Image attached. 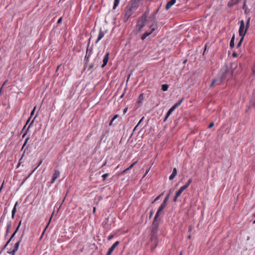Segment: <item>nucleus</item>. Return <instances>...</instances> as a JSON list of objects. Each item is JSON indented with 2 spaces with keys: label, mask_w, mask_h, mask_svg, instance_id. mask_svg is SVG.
I'll list each match as a JSON object with an SVG mask.
<instances>
[{
  "label": "nucleus",
  "mask_w": 255,
  "mask_h": 255,
  "mask_svg": "<svg viewBox=\"0 0 255 255\" xmlns=\"http://www.w3.org/2000/svg\"><path fill=\"white\" fill-rule=\"evenodd\" d=\"M36 118V116L34 117V118L33 119V120L31 121V122L30 123V124H29V125L28 126V128L26 130V131L22 135V137H24L25 136V135H26V132L28 130V129H29L30 127L32 126V125L33 124V122H34V119H35Z\"/></svg>",
  "instance_id": "cd10ccee"
},
{
  "label": "nucleus",
  "mask_w": 255,
  "mask_h": 255,
  "mask_svg": "<svg viewBox=\"0 0 255 255\" xmlns=\"http://www.w3.org/2000/svg\"><path fill=\"white\" fill-rule=\"evenodd\" d=\"M14 216H15V214L14 213H11V218H12V219H14Z\"/></svg>",
  "instance_id": "774afa93"
},
{
  "label": "nucleus",
  "mask_w": 255,
  "mask_h": 255,
  "mask_svg": "<svg viewBox=\"0 0 255 255\" xmlns=\"http://www.w3.org/2000/svg\"><path fill=\"white\" fill-rule=\"evenodd\" d=\"M116 248L114 247L113 245L111 246V247L109 249L108 251V253H109V254L111 255L112 253H113V251L115 250Z\"/></svg>",
  "instance_id": "473e14b6"
},
{
  "label": "nucleus",
  "mask_w": 255,
  "mask_h": 255,
  "mask_svg": "<svg viewBox=\"0 0 255 255\" xmlns=\"http://www.w3.org/2000/svg\"><path fill=\"white\" fill-rule=\"evenodd\" d=\"M143 98V94H141L138 97V102H140Z\"/></svg>",
  "instance_id": "4c0bfd02"
},
{
  "label": "nucleus",
  "mask_w": 255,
  "mask_h": 255,
  "mask_svg": "<svg viewBox=\"0 0 255 255\" xmlns=\"http://www.w3.org/2000/svg\"><path fill=\"white\" fill-rule=\"evenodd\" d=\"M90 57V55L87 54V52H86V54L85 57V61H86V62H87L89 60V58Z\"/></svg>",
  "instance_id": "e433bc0d"
},
{
  "label": "nucleus",
  "mask_w": 255,
  "mask_h": 255,
  "mask_svg": "<svg viewBox=\"0 0 255 255\" xmlns=\"http://www.w3.org/2000/svg\"><path fill=\"white\" fill-rule=\"evenodd\" d=\"M161 197V195H159V196H158L152 202V203H154V202H155L156 201H157V200H158L160 197Z\"/></svg>",
  "instance_id": "a19ab883"
},
{
  "label": "nucleus",
  "mask_w": 255,
  "mask_h": 255,
  "mask_svg": "<svg viewBox=\"0 0 255 255\" xmlns=\"http://www.w3.org/2000/svg\"><path fill=\"white\" fill-rule=\"evenodd\" d=\"M185 189H186L183 186H182L179 189L175 194H177V196H180L182 192Z\"/></svg>",
  "instance_id": "5701e85b"
},
{
  "label": "nucleus",
  "mask_w": 255,
  "mask_h": 255,
  "mask_svg": "<svg viewBox=\"0 0 255 255\" xmlns=\"http://www.w3.org/2000/svg\"><path fill=\"white\" fill-rule=\"evenodd\" d=\"M90 38L89 39V41H88L87 48V51H86V52H87V53L89 52L88 54H89V55H90L91 53L92 52V48H91L90 49L89 48L90 42Z\"/></svg>",
  "instance_id": "7c9ffc66"
},
{
  "label": "nucleus",
  "mask_w": 255,
  "mask_h": 255,
  "mask_svg": "<svg viewBox=\"0 0 255 255\" xmlns=\"http://www.w3.org/2000/svg\"><path fill=\"white\" fill-rule=\"evenodd\" d=\"M158 230V227L152 226L150 233L157 234Z\"/></svg>",
  "instance_id": "b1692460"
},
{
  "label": "nucleus",
  "mask_w": 255,
  "mask_h": 255,
  "mask_svg": "<svg viewBox=\"0 0 255 255\" xmlns=\"http://www.w3.org/2000/svg\"><path fill=\"white\" fill-rule=\"evenodd\" d=\"M214 123H213V122L211 123L209 125V126H208V128H212V127L214 126Z\"/></svg>",
  "instance_id": "864d4df0"
},
{
  "label": "nucleus",
  "mask_w": 255,
  "mask_h": 255,
  "mask_svg": "<svg viewBox=\"0 0 255 255\" xmlns=\"http://www.w3.org/2000/svg\"><path fill=\"white\" fill-rule=\"evenodd\" d=\"M250 17H249L247 20V21L246 22V29L247 30L250 27Z\"/></svg>",
  "instance_id": "72a5a7b5"
},
{
  "label": "nucleus",
  "mask_w": 255,
  "mask_h": 255,
  "mask_svg": "<svg viewBox=\"0 0 255 255\" xmlns=\"http://www.w3.org/2000/svg\"><path fill=\"white\" fill-rule=\"evenodd\" d=\"M120 244V242L119 241H116L113 245V246L114 247H116L118 245H119Z\"/></svg>",
  "instance_id": "3c124183"
},
{
  "label": "nucleus",
  "mask_w": 255,
  "mask_h": 255,
  "mask_svg": "<svg viewBox=\"0 0 255 255\" xmlns=\"http://www.w3.org/2000/svg\"><path fill=\"white\" fill-rule=\"evenodd\" d=\"M17 232H16L15 231H14L13 233L11 236L10 239L8 240V241L7 242V243L5 245V246L4 247V248L6 247V246L8 245V244L10 243V242L11 241V240L14 238V237L15 236V234H16Z\"/></svg>",
  "instance_id": "412c9836"
},
{
  "label": "nucleus",
  "mask_w": 255,
  "mask_h": 255,
  "mask_svg": "<svg viewBox=\"0 0 255 255\" xmlns=\"http://www.w3.org/2000/svg\"><path fill=\"white\" fill-rule=\"evenodd\" d=\"M243 9L245 11V13L246 14H249L250 12V9L247 7V6L246 3V1L244 2V3L243 6Z\"/></svg>",
  "instance_id": "aec40b11"
},
{
  "label": "nucleus",
  "mask_w": 255,
  "mask_h": 255,
  "mask_svg": "<svg viewBox=\"0 0 255 255\" xmlns=\"http://www.w3.org/2000/svg\"><path fill=\"white\" fill-rule=\"evenodd\" d=\"M137 161H135L134 162H133V163H132L128 168H127V169H131L136 163H137Z\"/></svg>",
  "instance_id": "c9c22d12"
},
{
  "label": "nucleus",
  "mask_w": 255,
  "mask_h": 255,
  "mask_svg": "<svg viewBox=\"0 0 255 255\" xmlns=\"http://www.w3.org/2000/svg\"><path fill=\"white\" fill-rule=\"evenodd\" d=\"M219 77V83H221L225 80L229 79L231 77L229 68L227 65L222 68L220 73L218 74Z\"/></svg>",
  "instance_id": "f03ea898"
},
{
  "label": "nucleus",
  "mask_w": 255,
  "mask_h": 255,
  "mask_svg": "<svg viewBox=\"0 0 255 255\" xmlns=\"http://www.w3.org/2000/svg\"><path fill=\"white\" fill-rule=\"evenodd\" d=\"M149 168L148 170H146V171L145 173L144 174V175H143V176L142 177V178H144V177L146 176V175L147 174V173H148V172L149 171Z\"/></svg>",
  "instance_id": "e2e57ef3"
},
{
  "label": "nucleus",
  "mask_w": 255,
  "mask_h": 255,
  "mask_svg": "<svg viewBox=\"0 0 255 255\" xmlns=\"http://www.w3.org/2000/svg\"><path fill=\"white\" fill-rule=\"evenodd\" d=\"M20 161H19L18 164L17 165L16 168H18L20 165Z\"/></svg>",
  "instance_id": "338daca9"
},
{
  "label": "nucleus",
  "mask_w": 255,
  "mask_h": 255,
  "mask_svg": "<svg viewBox=\"0 0 255 255\" xmlns=\"http://www.w3.org/2000/svg\"><path fill=\"white\" fill-rule=\"evenodd\" d=\"M119 117L118 115H115L114 117L112 119V122H113L114 120H115L117 118Z\"/></svg>",
  "instance_id": "49530a36"
},
{
  "label": "nucleus",
  "mask_w": 255,
  "mask_h": 255,
  "mask_svg": "<svg viewBox=\"0 0 255 255\" xmlns=\"http://www.w3.org/2000/svg\"><path fill=\"white\" fill-rule=\"evenodd\" d=\"M11 227V222L8 221L7 222V225H6V233H5V237H6L7 236L8 234L9 233Z\"/></svg>",
  "instance_id": "dca6fc26"
},
{
  "label": "nucleus",
  "mask_w": 255,
  "mask_h": 255,
  "mask_svg": "<svg viewBox=\"0 0 255 255\" xmlns=\"http://www.w3.org/2000/svg\"><path fill=\"white\" fill-rule=\"evenodd\" d=\"M120 0H115L113 5V9H115L118 6Z\"/></svg>",
  "instance_id": "c85d7f7f"
},
{
  "label": "nucleus",
  "mask_w": 255,
  "mask_h": 255,
  "mask_svg": "<svg viewBox=\"0 0 255 255\" xmlns=\"http://www.w3.org/2000/svg\"><path fill=\"white\" fill-rule=\"evenodd\" d=\"M153 213H154L153 210H151V211H150V213H149V219H151V217H152V215H153Z\"/></svg>",
  "instance_id": "8fccbe9b"
},
{
  "label": "nucleus",
  "mask_w": 255,
  "mask_h": 255,
  "mask_svg": "<svg viewBox=\"0 0 255 255\" xmlns=\"http://www.w3.org/2000/svg\"><path fill=\"white\" fill-rule=\"evenodd\" d=\"M18 204V203L17 202H16L14 206V207L12 210V212H11V213H14L15 214L16 212V206Z\"/></svg>",
  "instance_id": "f704fd0d"
},
{
  "label": "nucleus",
  "mask_w": 255,
  "mask_h": 255,
  "mask_svg": "<svg viewBox=\"0 0 255 255\" xmlns=\"http://www.w3.org/2000/svg\"><path fill=\"white\" fill-rule=\"evenodd\" d=\"M119 117L118 115H115L114 117L112 119V122H113L114 120H115L117 118Z\"/></svg>",
  "instance_id": "a18cd8bd"
},
{
  "label": "nucleus",
  "mask_w": 255,
  "mask_h": 255,
  "mask_svg": "<svg viewBox=\"0 0 255 255\" xmlns=\"http://www.w3.org/2000/svg\"><path fill=\"white\" fill-rule=\"evenodd\" d=\"M163 208H161L160 206L159 207L158 210H157V212H156V214H155V216L154 217V218H157V219H159L158 217L160 215L161 213L162 212V211L163 210Z\"/></svg>",
  "instance_id": "6ab92c4d"
},
{
  "label": "nucleus",
  "mask_w": 255,
  "mask_h": 255,
  "mask_svg": "<svg viewBox=\"0 0 255 255\" xmlns=\"http://www.w3.org/2000/svg\"><path fill=\"white\" fill-rule=\"evenodd\" d=\"M183 100H184V98L182 97L178 102H177L173 106H172L173 107V108H174L175 109L178 106H179L181 104L182 102L183 101Z\"/></svg>",
  "instance_id": "4be33fe9"
},
{
  "label": "nucleus",
  "mask_w": 255,
  "mask_h": 255,
  "mask_svg": "<svg viewBox=\"0 0 255 255\" xmlns=\"http://www.w3.org/2000/svg\"><path fill=\"white\" fill-rule=\"evenodd\" d=\"M60 172L58 170L55 169L54 173L52 177L51 180L50 181L51 184H53L56 179H57L60 176Z\"/></svg>",
  "instance_id": "6e6552de"
},
{
  "label": "nucleus",
  "mask_w": 255,
  "mask_h": 255,
  "mask_svg": "<svg viewBox=\"0 0 255 255\" xmlns=\"http://www.w3.org/2000/svg\"><path fill=\"white\" fill-rule=\"evenodd\" d=\"M21 224V220H20L19 221V222L18 223V225L17 227H16V229L15 230L16 232H18Z\"/></svg>",
  "instance_id": "ea45409f"
},
{
  "label": "nucleus",
  "mask_w": 255,
  "mask_h": 255,
  "mask_svg": "<svg viewBox=\"0 0 255 255\" xmlns=\"http://www.w3.org/2000/svg\"><path fill=\"white\" fill-rule=\"evenodd\" d=\"M175 110L174 108H173V107H172L167 112L166 116L165 117L163 122H165L167 118L169 117V116L171 115V114L172 113V112Z\"/></svg>",
  "instance_id": "4468645a"
},
{
  "label": "nucleus",
  "mask_w": 255,
  "mask_h": 255,
  "mask_svg": "<svg viewBox=\"0 0 255 255\" xmlns=\"http://www.w3.org/2000/svg\"><path fill=\"white\" fill-rule=\"evenodd\" d=\"M160 219L154 218V220L152 223V226L158 227Z\"/></svg>",
  "instance_id": "f3484780"
},
{
  "label": "nucleus",
  "mask_w": 255,
  "mask_h": 255,
  "mask_svg": "<svg viewBox=\"0 0 255 255\" xmlns=\"http://www.w3.org/2000/svg\"><path fill=\"white\" fill-rule=\"evenodd\" d=\"M29 139V137H27L26 138V139H25V141H24V144H23V146H22V149H23V147L26 145V143H27V141H28V140Z\"/></svg>",
  "instance_id": "09e8293b"
},
{
  "label": "nucleus",
  "mask_w": 255,
  "mask_h": 255,
  "mask_svg": "<svg viewBox=\"0 0 255 255\" xmlns=\"http://www.w3.org/2000/svg\"><path fill=\"white\" fill-rule=\"evenodd\" d=\"M150 30L149 31H145L141 36V40H143L147 36L150 35L157 28L156 23H154L149 25Z\"/></svg>",
  "instance_id": "20e7f679"
},
{
  "label": "nucleus",
  "mask_w": 255,
  "mask_h": 255,
  "mask_svg": "<svg viewBox=\"0 0 255 255\" xmlns=\"http://www.w3.org/2000/svg\"><path fill=\"white\" fill-rule=\"evenodd\" d=\"M179 197V196H177V194H175V195L173 199V201L174 202H176L177 201V198Z\"/></svg>",
  "instance_id": "de8ad7c7"
},
{
  "label": "nucleus",
  "mask_w": 255,
  "mask_h": 255,
  "mask_svg": "<svg viewBox=\"0 0 255 255\" xmlns=\"http://www.w3.org/2000/svg\"><path fill=\"white\" fill-rule=\"evenodd\" d=\"M176 2V0H170L166 4L165 8L166 9H168L171 7L172 5H173Z\"/></svg>",
  "instance_id": "f8f14e48"
},
{
  "label": "nucleus",
  "mask_w": 255,
  "mask_h": 255,
  "mask_svg": "<svg viewBox=\"0 0 255 255\" xmlns=\"http://www.w3.org/2000/svg\"><path fill=\"white\" fill-rule=\"evenodd\" d=\"M119 117L118 115H115L114 117L112 119V122H113L114 120H115L117 118Z\"/></svg>",
  "instance_id": "c03bdc74"
},
{
  "label": "nucleus",
  "mask_w": 255,
  "mask_h": 255,
  "mask_svg": "<svg viewBox=\"0 0 255 255\" xmlns=\"http://www.w3.org/2000/svg\"><path fill=\"white\" fill-rule=\"evenodd\" d=\"M24 232L22 233V234L21 235V237L19 239V240L15 244L14 248L11 251H8L7 252V253L9 254H10L11 255H15V253L17 252L19 246L20 245V243L21 241H22V239L24 236Z\"/></svg>",
  "instance_id": "39448f33"
},
{
  "label": "nucleus",
  "mask_w": 255,
  "mask_h": 255,
  "mask_svg": "<svg viewBox=\"0 0 255 255\" xmlns=\"http://www.w3.org/2000/svg\"><path fill=\"white\" fill-rule=\"evenodd\" d=\"M109 175V173H105V174H103L102 175L103 180H105L106 179V178L108 177Z\"/></svg>",
  "instance_id": "79ce46f5"
},
{
  "label": "nucleus",
  "mask_w": 255,
  "mask_h": 255,
  "mask_svg": "<svg viewBox=\"0 0 255 255\" xmlns=\"http://www.w3.org/2000/svg\"><path fill=\"white\" fill-rule=\"evenodd\" d=\"M24 152L23 153L22 157L20 158V159L19 160V161H20V164L22 162V158H23V156H24Z\"/></svg>",
  "instance_id": "680f3d73"
},
{
  "label": "nucleus",
  "mask_w": 255,
  "mask_h": 255,
  "mask_svg": "<svg viewBox=\"0 0 255 255\" xmlns=\"http://www.w3.org/2000/svg\"><path fill=\"white\" fill-rule=\"evenodd\" d=\"M216 84H221V83H219V79H213L212 82V83L211 84L210 87H212L214 86V85Z\"/></svg>",
  "instance_id": "393cba45"
},
{
  "label": "nucleus",
  "mask_w": 255,
  "mask_h": 255,
  "mask_svg": "<svg viewBox=\"0 0 255 255\" xmlns=\"http://www.w3.org/2000/svg\"><path fill=\"white\" fill-rule=\"evenodd\" d=\"M240 26L239 30V33L240 36H245L246 35L247 30L246 29V26H245V23L243 20L240 21Z\"/></svg>",
  "instance_id": "423d86ee"
},
{
  "label": "nucleus",
  "mask_w": 255,
  "mask_h": 255,
  "mask_svg": "<svg viewBox=\"0 0 255 255\" xmlns=\"http://www.w3.org/2000/svg\"><path fill=\"white\" fill-rule=\"evenodd\" d=\"M41 161L39 162L37 167H36L32 171V172H34L35 170L38 167V166L41 164Z\"/></svg>",
  "instance_id": "6e6d98bb"
},
{
  "label": "nucleus",
  "mask_w": 255,
  "mask_h": 255,
  "mask_svg": "<svg viewBox=\"0 0 255 255\" xmlns=\"http://www.w3.org/2000/svg\"><path fill=\"white\" fill-rule=\"evenodd\" d=\"M144 119V117H142L140 120L139 121V122L137 124H138V125L140 124V123H141V121L143 120V119Z\"/></svg>",
  "instance_id": "69168bd1"
},
{
  "label": "nucleus",
  "mask_w": 255,
  "mask_h": 255,
  "mask_svg": "<svg viewBox=\"0 0 255 255\" xmlns=\"http://www.w3.org/2000/svg\"><path fill=\"white\" fill-rule=\"evenodd\" d=\"M157 234L150 233V241L153 243L152 248L153 250L155 249L157 246Z\"/></svg>",
  "instance_id": "0eeeda50"
},
{
  "label": "nucleus",
  "mask_w": 255,
  "mask_h": 255,
  "mask_svg": "<svg viewBox=\"0 0 255 255\" xmlns=\"http://www.w3.org/2000/svg\"><path fill=\"white\" fill-rule=\"evenodd\" d=\"M93 68H95V65L92 63L89 66L88 70H92Z\"/></svg>",
  "instance_id": "58836bf2"
},
{
  "label": "nucleus",
  "mask_w": 255,
  "mask_h": 255,
  "mask_svg": "<svg viewBox=\"0 0 255 255\" xmlns=\"http://www.w3.org/2000/svg\"><path fill=\"white\" fill-rule=\"evenodd\" d=\"M232 56L234 57H236L238 56V54H237V53H236L235 52H234L232 54Z\"/></svg>",
  "instance_id": "052dcab7"
},
{
  "label": "nucleus",
  "mask_w": 255,
  "mask_h": 255,
  "mask_svg": "<svg viewBox=\"0 0 255 255\" xmlns=\"http://www.w3.org/2000/svg\"><path fill=\"white\" fill-rule=\"evenodd\" d=\"M104 32L101 29L99 31L98 37L96 41H95V43H97L104 36Z\"/></svg>",
  "instance_id": "ddd939ff"
},
{
  "label": "nucleus",
  "mask_w": 255,
  "mask_h": 255,
  "mask_svg": "<svg viewBox=\"0 0 255 255\" xmlns=\"http://www.w3.org/2000/svg\"><path fill=\"white\" fill-rule=\"evenodd\" d=\"M100 61V58L97 56L94 60H93V62L92 63L95 65V68H97L99 66V62Z\"/></svg>",
  "instance_id": "a211bd4d"
},
{
  "label": "nucleus",
  "mask_w": 255,
  "mask_h": 255,
  "mask_svg": "<svg viewBox=\"0 0 255 255\" xmlns=\"http://www.w3.org/2000/svg\"><path fill=\"white\" fill-rule=\"evenodd\" d=\"M109 53H107L105 55L103 60V64L101 66L102 68H104L107 64L109 59Z\"/></svg>",
  "instance_id": "9d476101"
},
{
  "label": "nucleus",
  "mask_w": 255,
  "mask_h": 255,
  "mask_svg": "<svg viewBox=\"0 0 255 255\" xmlns=\"http://www.w3.org/2000/svg\"><path fill=\"white\" fill-rule=\"evenodd\" d=\"M241 36V38L237 45V48L239 47L241 45L242 43V42L244 40V37H245V36Z\"/></svg>",
  "instance_id": "2f4dec72"
},
{
  "label": "nucleus",
  "mask_w": 255,
  "mask_h": 255,
  "mask_svg": "<svg viewBox=\"0 0 255 255\" xmlns=\"http://www.w3.org/2000/svg\"><path fill=\"white\" fill-rule=\"evenodd\" d=\"M146 17H140L138 19L136 25L137 32H139L147 22Z\"/></svg>",
  "instance_id": "7ed1b4c3"
},
{
  "label": "nucleus",
  "mask_w": 255,
  "mask_h": 255,
  "mask_svg": "<svg viewBox=\"0 0 255 255\" xmlns=\"http://www.w3.org/2000/svg\"><path fill=\"white\" fill-rule=\"evenodd\" d=\"M114 237V235H111L110 236H109L108 238V240L109 241L111 240Z\"/></svg>",
  "instance_id": "bf43d9fd"
},
{
  "label": "nucleus",
  "mask_w": 255,
  "mask_h": 255,
  "mask_svg": "<svg viewBox=\"0 0 255 255\" xmlns=\"http://www.w3.org/2000/svg\"><path fill=\"white\" fill-rule=\"evenodd\" d=\"M171 191H172L171 189H170L169 190V193L166 196V197L164 198L163 202L162 203V204L160 206L161 208H163L164 209L165 207V206H166V205L167 204V202L168 201L169 197H170V194L171 193Z\"/></svg>",
  "instance_id": "1a4fd4ad"
},
{
  "label": "nucleus",
  "mask_w": 255,
  "mask_h": 255,
  "mask_svg": "<svg viewBox=\"0 0 255 255\" xmlns=\"http://www.w3.org/2000/svg\"><path fill=\"white\" fill-rule=\"evenodd\" d=\"M128 17H124L123 18V21L124 22H126L128 20Z\"/></svg>",
  "instance_id": "4d7b16f0"
},
{
  "label": "nucleus",
  "mask_w": 255,
  "mask_h": 255,
  "mask_svg": "<svg viewBox=\"0 0 255 255\" xmlns=\"http://www.w3.org/2000/svg\"><path fill=\"white\" fill-rule=\"evenodd\" d=\"M168 87L167 84H163L161 86V90L163 91H166L168 90Z\"/></svg>",
  "instance_id": "c756f323"
},
{
  "label": "nucleus",
  "mask_w": 255,
  "mask_h": 255,
  "mask_svg": "<svg viewBox=\"0 0 255 255\" xmlns=\"http://www.w3.org/2000/svg\"><path fill=\"white\" fill-rule=\"evenodd\" d=\"M241 0H231L228 3V6L229 7H232L235 5L237 4Z\"/></svg>",
  "instance_id": "9b49d317"
},
{
  "label": "nucleus",
  "mask_w": 255,
  "mask_h": 255,
  "mask_svg": "<svg viewBox=\"0 0 255 255\" xmlns=\"http://www.w3.org/2000/svg\"><path fill=\"white\" fill-rule=\"evenodd\" d=\"M36 109V106H35L33 109V110L31 111V114H30V118L34 115V113L35 112V110Z\"/></svg>",
  "instance_id": "37998d69"
},
{
  "label": "nucleus",
  "mask_w": 255,
  "mask_h": 255,
  "mask_svg": "<svg viewBox=\"0 0 255 255\" xmlns=\"http://www.w3.org/2000/svg\"><path fill=\"white\" fill-rule=\"evenodd\" d=\"M193 227L192 226H191V225L189 226V227H188V232H191L192 229H193Z\"/></svg>",
  "instance_id": "5fc2aeb1"
},
{
  "label": "nucleus",
  "mask_w": 255,
  "mask_h": 255,
  "mask_svg": "<svg viewBox=\"0 0 255 255\" xmlns=\"http://www.w3.org/2000/svg\"><path fill=\"white\" fill-rule=\"evenodd\" d=\"M234 40H235V35H233V36L231 38V40L230 43V46L231 48H233L235 46Z\"/></svg>",
  "instance_id": "a878e982"
},
{
  "label": "nucleus",
  "mask_w": 255,
  "mask_h": 255,
  "mask_svg": "<svg viewBox=\"0 0 255 255\" xmlns=\"http://www.w3.org/2000/svg\"><path fill=\"white\" fill-rule=\"evenodd\" d=\"M177 169L175 168H174L172 171V174L169 176V179L172 180L173 179L175 176L177 175Z\"/></svg>",
  "instance_id": "2eb2a0df"
},
{
  "label": "nucleus",
  "mask_w": 255,
  "mask_h": 255,
  "mask_svg": "<svg viewBox=\"0 0 255 255\" xmlns=\"http://www.w3.org/2000/svg\"><path fill=\"white\" fill-rule=\"evenodd\" d=\"M127 111H128V108L127 107V108H125V109L124 110V111H123L124 114H125L127 112Z\"/></svg>",
  "instance_id": "0e129e2a"
},
{
  "label": "nucleus",
  "mask_w": 255,
  "mask_h": 255,
  "mask_svg": "<svg viewBox=\"0 0 255 255\" xmlns=\"http://www.w3.org/2000/svg\"><path fill=\"white\" fill-rule=\"evenodd\" d=\"M62 17H60L59 19L57 21V23L59 24L62 22Z\"/></svg>",
  "instance_id": "13d9d810"
},
{
  "label": "nucleus",
  "mask_w": 255,
  "mask_h": 255,
  "mask_svg": "<svg viewBox=\"0 0 255 255\" xmlns=\"http://www.w3.org/2000/svg\"><path fill=\"white\" fill-rule=\"evenodd\" d=\"M30 117L28 119V120L27 121L26 123V124L25 125V126H24L23 128H22V131H23L24 128H25L26 126V125L28 124V123L29 122L30 120Z\"/></svg>",
  "instance_id": "603ef678"
},
{
  "label": "nucleus",
  "mask_w": 255,
  "mask_h": 255,
  "mask_svg": "<svg viewBox=\"0 0 255 255\" xmlns=\"http://www.w3.org/2000/svg\"><path fill=\"white\" fill-rule=\"evenodd\" d=\"M142 0H130L126 6L125 16H131L139 7V3Z\"/></svg>",
  "instance_id": "f257e3e1"
},
{
  "label": "nucleus",
  "mask_w": 255,
  "mask_h": 255,
  "mask_svg": "<svg viewBox=\"0 0 255 255\" xmlns=\"http://www.w3.org/2000/svg\"><path fill=\"white\" fill-rule=\"evenodd\" d=\"M192 182V179L191 178H190L187 182L183 186L185 189H186L188 187V186H189V185L191 184V183Z\"/></svg>",
  "instance_id": "bb28decb"
}]
</instances>
